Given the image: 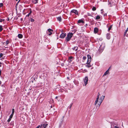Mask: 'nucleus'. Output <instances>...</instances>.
I'll list each match as a JSON object with an SVG mask.
<instances>
[{
  "instance_id": "bb28decb",
  "label": "nucleus",
  "mask_w": 128,
  "mask_h": 128,
  "mask_svg": "<svg viewBox=\"0 0 128 128\" xmlns=\"http://www.w3.org/2000/svg\"><path fill=\"white\" fill-rule=\"evenodd\" d=\"M128 28H127V29H126V30L125 32H124V35L125 34H126V33H127L128 31Z\"/></svg>"
},
{
  "instance_id": "b1692460",
  "label": "nucleus",
  "mask_w": 128,
  "mask_h": 128,
  "mask_svg": "<svg viewBox=\"0 0 128 128\" xmlns=\"http://www.w3.org/2000/svg\"><path fill=\"white\" fill-rule=\"evenodd\" d=\"M96 9V8L94 6H93L92 8V10L93 11H95Z\"/></svg>"
},
{
  "instance_id": "4c0bfd02",
  "label": "nucleus",
  "mask_w": 128,
  "mask_h": 128,
  "mask_svg": "<svg viewBox=\"0 0 128 128\" xmlns=\"http://www.w3.org/2000/svg\"><path fill=\"white\" fill-rule=\"evenodd\" d=\"M31 13H32V11L31 10L30 11V12L29 14H31Z\"/></svg>"
},
{
  "instance_id": "72a5a7b5",
  "label": "nucleus",
  "mask_w": 128,
  "mask_h": 128,
  "mask_svg": "<svg viewBox=\"0 0 128 128\" xmlns=\"http://www.w3.org/2000/svg\"><path fill=\"white\" fill-rule=\"evenodd\" d=\"M86 57L85 56H84L83 57V59L84 60H86Z\"/></svg>"
},
{
  "instance_id": "6ab92c4d",
  "label": "nucleus",
  "mask_w": 128,
  "mask_h": 128,
  "mask_svg": "<svg viewBox=\"0 0 128 128\" xmlns=\"http://www.w3.org/2000/svg\"><path fill=\"white\" fill-rule=\"evenodd\" d=\"M18 38H22V35L21 34H19L18 35Z\"/></svg>"
},
{
  "instance_id": "f3484780",
  "label": "nucleus",
  "mask_w": 128,
  "mask_h": 128,
  "mask_svg": "<svg viewBox=\"0 0 128 128\" xmlns=\"http://www.w3.org/2000/svg\"><path fill=\"white\" fill-rule=\"evenodd\" d=\"M58 20L60 22H61L62 20V18L60 16H59L57 18Z\"/></svg>"
},
{
  "instance_id": "412c9836",
  "label": "nucleus",
  "mask_w": 128,
  "mask_h": 128,
  "mask_svg": "<svg viewBox=\"0 0 128 128\" xmlns=\"http://www.w3.org/2000/svg\"><path fill=\"white\" fill-rule=\"evenodd\" d=\"M9 40H7V41L5 43H5V44H6V45H7L8 44H9Z\"/></svg>"
},
{
  "instance_id": "aec40b11",
  "label": "nucleus",
  "mask_w": 128,
  "mask_h": 128,
  "mask_svg": "<svg viewBox=\"0 0 128 128\" xmlns=\"http://www.w3.org/2000/svg\"><path fill=\"white\" fill-rule=\"evenodd\" d=\"M74 50L76 51L78 50V47H74V48H72Z\"/></svg>"
},
{
  "instance_id": "473e14b6",
  "label": "nucleus",
  "mask_w": 128,
  "mask_h": 128,
  "mask_svg": "<svg viewBox=\"0 0 128 128\" xmlns=\"http://www.w3.org/2000/svg\"><path fill=\"white\" fill-rule=\"evenodd\" d=\"M11 118H9L8 120V122H9L10 120H11Z\"/></svg>"
},
{
  "instance_id": "c9c22d12",
  "label": "nucleus",
  "mask_w": 128,
  "mask_h": 128,
  "mask_svg": "<svg viewBox=\"0 0 128 128\" xmlns=\"http://www.w3.org/2000/svg\"><path fill=\"white\" fill-rule=\"evenodd\" d=\"M99 95H100V93L98 92V94L97 96H98V98H99Z\"/></svg>"
},
{
  "instance_id": "393cba45",
  "label": "nucleus",
  "mask_w": 128,
  "mask_h": 128,
  "mask_svg": "<svg viewBox=\"0 0 128 128\" xmlns=\"http://www.w3.org/2000/svg\"><path fill=\"white\" fill-rule=\"evenodd\" d=\"M112 25H111L109 28L108 29V31H110L111 29L112 28Z\"/></svg>"
},
{
  "instance_id": "f704fd0d",
  "label": "nucleus",
  "mask_w": 128,
  "mask_h": 128,
  "mask_svg": "<svg viewBox=\"0 0 128 128\" xmlns=\"http://www.w3.org/2000/svg\"><path fill=\"white\" fill-rule=\"evenodd\" d=\"M40 126H38L36 128H39L40 127Z\"/></svg>"
},
{
  "instance_id": "423d86ee",
  "label": "nucleus",
  "mask_w": 128,
  "mask_h": 128,
  "mask_svg": "<svg viewBox=\"0 0 128 128\" xmlns=\"http://www.w3.org/2000/svg\"><path fill=\"white\" fill-rule=\"evenodd\" d=\"M88 63H90L91 60V57L90 55H88Z\"/></svg>"
},
{
  "instance_id": "a18cd8bd",
  "label": "nucleus",
  "mask_w": 128,
  "mask_h": 128,
  "mask_svg": "<svg viewBox=\"0 0 128 128\" xmlns=\"http://www.w3.org/2000/svg\"><path fill=\"white\" fill-rule=\"evenodd\" d=\"M88 15H89V16H90V14H89H89H88Z\"/></svg>"
},
{
  "instance_id": "9d476101",
  "label": "nucleus",
  "mask_w": 128,
  "mask_h": 128,
  "mask_svg": "<svg viewBox=\"0 0 128 128\" xmlns=\"http://www.w3.org/2000/svg\"><path fill=\"white\" fill-rule=\"evenodd\" d=\"M71 12L75 13L76 14H78V12L77 10H73L71 11Z\"/></svg>"
},
{
  "instance_id": "1a4fd4ad",
  "label": "nucleus",
  "mask_w": 128,
  "mask_h": 128,
  "mask_svg": "<svg viewBox=\"0 0 128 128\" xmlns=\"http://www.w3.org/2000/svg\"><path fill=\"white\" fill-rule=\"evenodd\" d=\"M111 128H119L118 126L116 125L115 124H112L111 125Z\"/></svg>"
},
{
  "instance_id": "c03bdc74",
  "label": "nucleus",
  "mask_w": 128,
  "mask_h": 128,
  "mask_svg": "<svg viewBox=\"0 0 128 128\" xmlns=\"http://www.w3.org/2000/svg\"><path fill=\"white\" fill-rule=\"evenodd\" d=\"M72 106V105H71V106H70V108Z\"/></svg>"
},
{
  "instance_id": "a878e982",
  "label": "nucleus",
  "mask_w": 128,
  "mask_h": 128,
  "mask_svg": "<svg viewBox=\"0 0 128 128\" xmlns=\"http://www.w3.org/2000/svg\"><path fill=\"white\" fill-rule=\"evenodd\" d=\"M14 108H13L12 110V115L14 114Z\"/></svg>"
},
{
  "instance_id": "f257e3e1",
  "label": "nucleus",
  "mask_w": 128,
  "mask_h": 128,
  "mask_svg": "<svg viewBox=\"0 0 128 128\" xmlns=\"http://www.w3.org/2000/svg\"><path fill=\"white\" fill-rule=\"evenodd\" d=\"M105 96L102 95L100 97V98L99 99V98H98V96H97V98L95 102V105H98L99 106L102 102Z\"/></svg>"
},
{
  "instance_id": "dca6fc26",
  "label": "nucleus",
  "mask_w": 128,
  "mask_h": 128,
  "mask_svg": "<svg viewBox=\"0 0 128 128\" xmlns=\"http://www.w3.org/2000/svg\"><path fill=\"white\" fill-rule=\"evenodd\" d=\"M78 23H84V22L82 20H80L78 21Z\"/></svg>"
},
{
  "instance_id": "f8f14e48",
  "label": "nucleus",
  "mask_w": 128,
  "mask_h": 128,
  "mask_svg": "<svg viewBox=\"0 0 128 128\" xmlns=\"http://www.w3.org/2000/svg\"><path fill=\"white\" fill-rule=\"evenodd\" d=\"M90 63H88V62H87V64L86 65V67H88V68H90V67H91L92 66V65H91L90 64Z\"/></svg>"
},
{
  "instance_id": "2eb2a0df",
  "label": "nucleus",
  "mask_w": 128,
  "mask_h": 128,
  "mask_svg": "<svg viewBox=\"0 0 128 128\" xmlns=\"http://www.w3.org/2000/svg\"><path fill=\"white\" fill-rule=\"evenodd\" d=\"M38 0H32V3L36 4L38 2Z\"/></svg>"
},
{
  "instance_id": "37998d69",
  "label": "nucleus",
  "mask_w": 128,
  "mask_h": 128,
  "mask_svg": "<svg viewBox=\"0 0 128 128\" xmlns=\"http://www.w3.org/2000/svg\"><path fill=\"white\" fill-rule=\"evenodd\" d=\"M61 124H60V126H59L60 127H61Z\"/></svg>"
},
{
  "instance_id": "5701e85b",
  "label": "nucleus",
  "mask_w": 128,
  "mask_h": 128,
  "mask_svg": "<svg viewBox=\"0 0 128 128\" xmlns=\"http://www.w3.org/2000/svg\"><path fill=\"white\" fill-rule=\"evenodd\" d=\"M100 16H97L96 18V20H98V19H99L100 18Z\"/></svg>"
},
{
  "instance_id": "49530a36",
  "label": "nucleus",
  "mask_w": 128,
  "mask_h": 128,
  "mask_svg": "<svg viewBox=\"0 0 128 128\" xmlns=\"http://www.w3.org/2000/svg\"><path fill=\"white\" fill-rule=\"evenodd\" d=\"M86 26H87V24H86Z\"/></svg>"
},
{
  "instance_id": "a19ab883",
  "label": "nucleus",
  "mask_w": 128,
  "mask_h": 128,
  "mask_svg": "<svg viewBox=\"0 0 128 128\" xmlns=\"http://www.w3.org/2000/svg\"><path fill=\"white\" fill-rule=\"evenodd\" d=\"M1 71L0 70V76L1 75Z\"/></svg>"
},
{
  "instance_id": "a211bd4d",
  "label": "nucleus",
  "mask_w": 128,
  "mask_h": 128,
  "mask_svg": "<svg viewBox=\"0 0 128 128\" xmlns=\"http://www.w3.org/2000/svg\"><path fill=\"white\" fill-rule=\"evenodd\" d=\"M73 59V57L72 56H71L69 57L68 59L70 60V61H72Z\"/></svg>"
},
{
  "instance_id": "4be33fe9",
  "label": "nucleus",
  "mask_w": 128,
  "mask_h": 128,
  "mask_svg": "<svg viewBox=\"0 0 128 128\" xmlns=\"http://www.w3.org/2000/svg\"><path fill=\"white\" fill-rule=\"evenodd\" d=\"M3 30V28H2V26L1 25H0V32L2 31Z\"/></svg>"
},
{
  "instance_id": "c756f323",
  "label": "nucleus",
  "mask_w": 128,
  "mask_h": 128,
  "mask_svg": "<svg viewBox=\"0 0 128 128\" xmlns=\"http://www.w3.org/2000/svg\"><path fill=\"white\" fill-rule=\"evenodd\" d=\"M13 115H12V114H11L10 115V118H12Z\"/></svg>"
},
{
  "instance_id": "4468645a",
  "label": "nucleus",
  "mask_w": 128,
  "mask_h": 128,
  "mask_svg": "<svg viewBox=\"0 0 128 128\" xmlns=\"http://www.w3.org/2000/svg\"><path fill=\"white\" fill-rule=\"evenodd\" d=\"M98 29L97 28H95L94 30V32L95 33H97L98 32Z\"/></svg>"
},
{
  "instance_id": "7ed1b4c3",
  "label": "nucleus",
  "mask_w": 128,
  "mask_h": 128,
  "mask_svg": "<svg viewBox=\"0 0 128 128\" xmlns=\"http://www.w3.org/2000/svg\"><path fill=\"white\" fill-rule=\"evenodd\" d=\"M83 80L84 82V84L83 86H86L87 84H88V76H86L83 78Z\"/></svg>"
},
{
  "instance_id": "6e6552de",
  "label": "nucleus",
  "mask_w": 128,
  "mask_h": 128,
  "mask_svg": "<svg viewBox=\"0 0 128 128\" xmlns=\"http://www.w3.org/2000/svg\"><path fill=\"white\" fill-rule=\"evenodd\" d=\"M110 68H109L104 73L103 76H106L107 74H109V69Z\"/></svg>"
},
{
  "instance_id": "0eeeda50",
  "label": "nucleus",
  "mask_w": 128,
  "mask_h": 128,
  "mask_svg": "<svg viewBox=\"0 0 128 128\" xmlns=\"http://www.w3.org/2000/svg\"><path fill=\"white\" fill-rule=\"evenodd\" d=\"M48 30V32H49V33L48 34V32H47V33L50 36L52 34V32H53V30L51 29H49Z\"/></svg>"
},
{
  "instance_id": "7c9ffc66",
  "label": "nucleus",
  "mask_w": 128,
  "mask_h": 128,
  "mask_svg": "<svg viewBox=\"0 0 128 128\" xmlns=\"http://www.w3.org/2000/svg\"><path fill=\"white\" fill-rule=\"evenodd\" d=\"M3 5V4L2 3L0 4V7H2Z\"/></svg>"
},
{
  "instance_id": "79ce46f5",
  "label": "nucleus",
  "mask_w": 128,
  "mask_h": 128,
  "mask_svg": "<svg viewBox=\"0 0 128 128\" xmlns=\"http://www.w3.org/2000/svg\"><path fill=\"white\" fill-rule=\"evenodd\" d=\"M58 98V96H56V98H56V99H57V98Z\"/></svg>"
},
{
  "instance_id": "e433bc0d",
  "label": "nucleus",
  "mask_w": 128,
  "mask_h": 128,
  "mask_svg": "<svg viewBox=\"0 0 128 128\" xmlns=\"http://www.w3.org/2000/svg\"><path fill=\"white\" fill-rule=\"evenodd\" d=\"M30 14H28L26 16H30Z\"/></svg>"
},
{
  "instance_id": "cd10ccee",
  "label": "nucleus",
  "mask_w": 128,
  "mask_h": 128,
  "mask_svg": "<svg viewBox=\"0 0 128 128\" xmlns=\"http://www.w3.org/2000/svg\"><path fill=\"white\" fill-rule=\"evenodd\" d=\"M4 19H0V22H2L3 21H4Z\"/></svg>"
},
{
  "instance_id": "ea45409f",
  "label": "nucleus",
  "mask_w": 128,
  "mask_h": 128,
  "mask_svg": "<svg viewBox=\"0 0 128 128\" xmlns=\"http://www.w3.org/2000/svg\"><path fill=\"white\" fill-rule=\"evenodd\" d=\"M2 64L0 62V66H1Z\"/></svg>"
},
{
  "instance_id": "f03ea898",
  "label": "nucleus",
  "mask_w": 128,
  "mask_h": 128,
  "mask_svg": "<svg viewBox=\"0 0 128 128\" xmlns=\"http://www.w3.org/2000/svg\"><path fill=\"white\" fill-rule=\"evenodd\" d=\"M73 35V34L71 32L67 34V36L66 38V42H68L70 40L72 37Z\"/></svg>"
},
{
  "instance_id": "de8ad7c7",
  "label": "nucleus",
  "mask_w": 128,
  "mask_h": 128,
  "mask_svg": "<svg viewBox=\"0 0 128 128\" xmlns=\"http://www.w3.org/2000/svg\"><path fill=\"white\" fill-rule=\"evenodd\" d=\"M16 0V1H17V0Z\"/></svg>"
},
{
  "instance_id": "c85d7f7f",
  "label": "nucleus",
  "mask_w": 128,
  "mask_h": 128,
  "mask_svg": "<svg viewBox=\"0 0 128 128\" xmlns=\"http://www.w3.org/2000/svg\"><path fill=\"white\" fill-rule=\"evenodd\" d=\"M3 56V54H2L1 53H0V58H1L2 57V56Z\"/></svg>"
},
{
  "instance_id": "09e8293b",
  "label": "nucleus",
  "mask_w": 128,
  "mask_h": 128,
  "mask_svg": "<svg viewBox=\"0 0 128 128\" xmlns=\"http://www.w3.org/2000/svg\"><path fill=\"white\" fill-rule=\"evenodd\" d=\"M20 0H19V1H18V2H19Z\"/></svg>"
},
{
  "instance_id": "2f4dec72",
  "label": "nucleus",
  "mask_w": 128,
  "mask_h": 128,
  "mask_svg": "<svg viewBox=\"0 0 128 128\" xmlns=\"http://www.w3.org/2000/svg\"><path fill=\"white\" fill-rule=\"evenodd\" d=\"M32 22H33L34 21V20L33 19L31 18L30 20Z\"/></svg>"
},
{
  "instance_id": "58836bf2",
  "label": "nucleus",
  "mask_w": 128,
  "mask_h": 128,
  "mask_svg": "<svg viewBox=\"0 0 128 128\" xmlns=\"http://www.w3.org/2000/svg\"><path fill=\"white\" fill-rule=\"evenodd\" d=\"M62 66H63L64 65V64H62Z\"/></svg>"
},
{
  "instance_id": "9b49d317",
  "label": "nucleus",
  "mask_w": 128,
  "mask_h": 128,
  "mask_svg": "<svg viewBox=\"0 0 128 128\" xmlns=\"http://www.w3.org/2000/svg\"><path fill=\"white\" fill-rule=\"evenodd\" d=\"M113 0H112L111 2H108V5H110V6H112L114 4L112 3Z\"/></svg>"
},
{
  "instance_id": "39448f33",
  "label": "nucleus",
  "mask_w": 128,
  "mask_h": 128,
  "mask_svg": "<svg viewBox=\"0 0 128 128\" xmlns=\"http://www.w3.org/2000/svg\"><path fill=\"white\" fill-rule=\"evenodd\" d=\"M66 33H62L60 34V38H64L66 36Z\"/></svg>"
},
{
  "instance_id": "ddd939ff",
  "label": "nucleus",
  "mask_w": 128,
  "mask_h": 128,
  "mask_svg": "<svg viewBox=\"0 0 128 128\" xmlns=\"http://www.w3.org/2000/svg\"><path fill=\"white\" fill-rule=\"evenodd\" d=\"M106 38L108 39H109L110 38V34L109 33H107L106 35Z\"/></svg>"
},
{
  "instance_id": "20e7f679",
  "label": "nucleus",
  "mask_w": 128,
  "mask_h": 128,
  "mask_svg": "<svg viewBox=\"0 0 128 128\" xmlns=\"http://www.w3.org/2000/svg\"><path fill=\"white\" fill-rule=\"evenodd\" d=\"M105 46L104 44H102L101 45L100 47V48L99 49V51L100 52H102Z\"/></svg>"
}]
</instances>
